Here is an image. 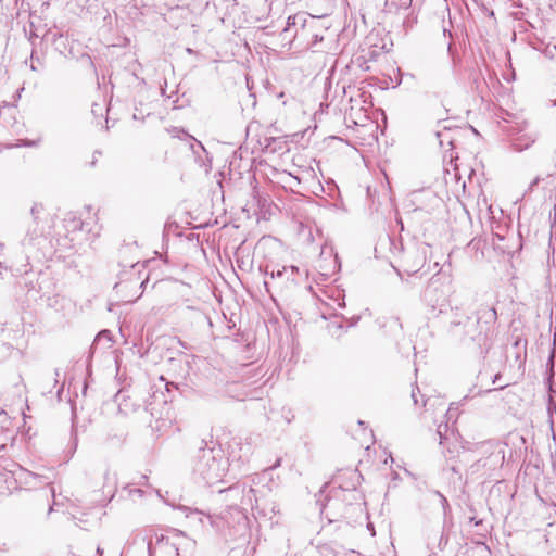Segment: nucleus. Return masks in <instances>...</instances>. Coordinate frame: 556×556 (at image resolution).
<instances>
[{
	"mask_svg": "<svg viewBox=\"0 0 556 556\" xmlns=\"http://www.w3.org/2000/svg\"><path fill=\"white\" fill-rule=\"evenodd\" d=\"M97 552H98L99 554H102V549H101L100 547H98Z\"/></svg>",
	"mask_w": 556,
	"mask_h": 556,
	"instance_id": "f3484780",
	"label": "nucleus"
},
{
	"mask_svg": "<svg viewBox=\"0 0 556 556\" xmlns=\"http://www.w3.org/2000/svg\"><path fill=\"white\" fill-rule=\"evenodd\" d=\"M135 492H137V493H139V494H141V493H142V491H141L140 489L135 490Z\"/></svg>",
	"mask_w": 556,
	"mask_h": 556,
	"instance_id": "dca6fc26",
	"label": "nucleus"
},
{
	"mask_svg": "<svg viewBox=\"0 0 556 556\" xmlns=\"http://www.w3.org/2000/svg\"><path fill=\"white\" fill-rule=\"evenodd\" d=\"M438 434L440 435L441 439L443 438L441 425L438 427ZM440 443H442V440L440 441Z\"/></svg>",
	"mask_w": 556,
	"mask_h": 556,
	"instance_id": "f8f14e48",
	"label": "nucleus"
},
{
	"mask_svg": "<svg viewBox=\"0 0 556 556\" xmlns=\"http://www.w3.org/2000/svg\"><path fill=\"white\" fill-rule=\"evenodd\" d=\"M491 314L493 318H496V311L494 308L491 309Z\"/></svg>",
	"mask_w": 556,
	"mask_h": 556,
	"instance_id": "4468645a",
	"label": "nucleus"
},
{
	"mask_svg": "<svg viewBox=\"0 0 556 556\" xmlns=\"http://www.w3.org/2000/svg\"><path fill=\"white\" fill-rule=\"evenodd\" d=\"M288 268V278L289 277H292L294 276V274H298L299 273V268L296 266H289L287 267Z\"/></svg>",
	"mask_w": 556,
	"mask_h": 556,
	"instance_id": "9d476101",
	"label": "nucleus"
},
{
	"mask_svg": "<svg viewBox=\"0 0 556 556\" xmlns=\"http://www.w3.org/2000/svg\"><path fill=\"white\" fill-rule=\"evenodd\" d=\"M36 144L37 142L31 140H18L14 147H35Z\"/></svg>",
	"mask_w": 556,
	"mask_h": 556,
	"instance_id": "6e6552de",
	"label": "nucleus"
},
{
	"mask_svg": "<svg viewBox=\"0 0 556 556\" xmlns=\"http://www.w3.org/2000/svg\"><path fill=\"white\" fill-rule=\"evenodd\" d=\"M285 274H288V268H287V266H285L282 269H278V270H276V271H275V270H273V271L270 273V277H271L273 279H275V278H279V277H281V276H282V275H285Z\"/></svg>",
	"mask_w": 556,
	"mask_h": 556,
	"instance_id": "0eeeda50",
	"label": "nucleus"
},
{
	"mask_svg": "<svg viewBox=\"0 0 556 556\" xmlns=\"http://www.w3.org/2000/svg\"><path fill=\"white\" fill-rule=\"evenodd\" d=\"M43 210V206L39 203H35L33 206H31V210H30V213L31 215L37 218L38 214Z\"/></svg>",
	"mask_w": 556,
	"mask_h": 556,
	"instance_id": "423d86ee",
	"label": "nucleus"
},
{
	"mask_svg": "<svg viewBox=\"0 0 556 556\" xmlns=\"http://www.w3.org/2000/svg\"><path fill=\"white\" fill-rule=\"evenodd\" d=\"M248 493H249V494H252V493H254V490H253L252 488H250V489H249V491H248Z\"/></svg>",
	"mask_w": 556,
	"mask_h": 556,
	"instance_id": "2eb2a0df",
	"label": "nucleus"
},
{
	"mask_svg": "<svg viewBox=\"0 0 556 556\" xmlns=\"http://www.w3.org/2000/svg\"><path fill=\"white\" fill-rule=\"evenodd\" d=\"M100 154H101V152H99V151H96V152L93 153V159H92V161H91V163H90V164H91V166H94V165H96L97 160H98V155H100Z\"/></svg>",
	"mask_w": 556,
	"mask_h": 556,
	"instance_id": "9b49d317",
	"label": "nucleus"
},
{
	"mask_svg": "<svg viewBox=\"0 0 556 556\" xmlns=\"http://www.w3.org/2000/svg\"><path fill=\"white\" fill-rule=\"evenodd\" d=\"M12 467H15L17 489L37 488L49 483L48 478L42 475L34 473L18 465H12Z\"/></svg>",
	"mask_w": 556,
	"mask_h": 556,
	"instance_id": "f03ea898",
	"label": "nucleus"
},
{
	"mask_svg": "<svg viewBox=\"0 0 556 556\" xmlns=\"http://www.w3.org/2000/svg\"><path fill=\"white\" fill-rule=\"evenodd\" d=\"M0 248H3V243L0 242Z\"/></svg>",
	"mask_w": 556,
	"mask_h": 556,
	"instance_id": "a211bd4d",
	"label": "nucleus"
},
{
	"mask_svg": "<svg viewBox=\"0 0 556 556\" xmlns=\"http://www.w3.org/2000/svg\"><path fill=\"white\" fill-rule=\"evenodd\" d=\"M229 468V460L220 447H204L199 451L194 472L208 485L223 481Z\"/></svg>",
	"mask_w": 556,
	"mask_h": 556,
	"instance_id": "f257e3e1",
	"label": "nucleus"
},
{
	"mask_svg": "<svg viewBox=\"0 0 556 556\" xmlns=\"http://www.w3.org/2000/svg\"><path fill=\"white\" fill-rule=\"evenodd\" d=\"M17 490L15 467L12 469L0 467V495Z\"/></svg>",
	"mask_w": 556,
	"mask_h": 556,
	"instance_id": "7ed1b4c3",
	"label": "nucleus"
},
{
	"mask_svg": "<svg viewBox=\"0 0 556 556\" xmlns=\"http://www.w3.org/2000/svg\"><path fill=\"white\" fill-rule=\"evenodd\" d=\"M103 488H108L109 493H114L116 489V475L114 472H111L110 470L104 472Z\"/></svg>",
	"mask_w": 556,
	"mask_h": 556,
	"instance_id": "20e7f679",
	"label": "nucleus"
},
{
	"mask_svg": "<svg viewBox=\"0 0 556 556\" xmlns=\"http://www.w3.org/2000/svg\"><path fill=\"white\" fill-rule=\"evenodd\" d=\"M535 141V138H529L527 142H523L521 138H517L514 141V147L518 151H522L523 149H527L531 143Z\"/></svg>",
	"mask_w": 556,
	"mask_h": 556,
	"instance_id": "39448f33",
	"label": "nucleus"
},
{
	"mask_svg": "<svg viewBox=\"0 0 556 556\" xmlns=\"http://www.w3.org/2000/svg\"><path fill=\"white\" fill-rule=\"evenodd\" d=\"M299 18L298 15H293V16H289L288 20H287V27L285 30H287L288 28H290L291 26L295 25L296 24V20Z\"/></svg>",
	"mask_w": 556,
	"mask_h": 556,
	"instance_id": "1a4fd4ad",
	"label": "nucleus"
},
{
	"mask_svg": "<svg viewBox=\"0 0 556 556\" xmlns=\"http://www.w3.org/2000/svg\"><path fill=\"white\" fill-rule=\"evenodd\" d=\"M412 397H413V400H414V403H415V404H417V403H418V400H417V397H416V393H415V391H414V390H413V392H412Z\"/></svg>",
	"mask_w": 556,
	"mask_h": 556,
	"instance_id": "ddd939ff",
	"label": "nucleus"
}]
</instances>
